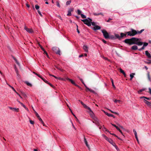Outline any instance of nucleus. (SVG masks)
Instances as JSON below:
<instances>
[{
	"label": "nucleus",
	"instance_id": "1",
	"mask_svg": "<svg viewBox=\"0 0 151 151\" xmlns=\"http://www.w3.org/2000/svg\"><path fill=\"white\" fill-rule=\"evenodd\" d=\"M139 38L133 37L130 39H126L124 41V42L129 45L136 44L139 46L142 45L143 42L139 41Z\"/></svg>",
	"mask_w": 151,
	"mask_h": 151
},
{
	"label": "nucleus",
	"instance_id": "2",
	"mask_svg": "<svg viewBox=\"0 0 151 151\" xmlns=\"http://www.w3.org/2000/svg\"><path fill=\"white\" fill-rule=\"evenodd\" d=\"M144 29H142L140 31H136L133 29H131V31H129L126 32L128 35L129 36H134L137 34H140L142 33L144 31Z\"/></svg>",
	"mask_w": 151,
	"mask_h": 151
},
{
	"label": "nucleus",
	"instance_id": "3",
	"mask_svg": "<svg viewBox=\"0 0 151 151\" xmlns=\"http://www.w3.org/2000/svg\"><path fill=\"white\" fill-rule=\"evenodd\" d=\"M81 21L84 23L88 26H91V22L92 21V19L88 17L87 18L82 19Z\"/></svg>",
	"mask_w": 151,
	"mask_h": 151
},
{
	"label": "nucleus",
	"instance_id": "4",
	"mask_svg": "<svg viewBox=\"0 0 151 151\" xmlns=\"http://www.w3.org/2000/svg\"><path fill=\"white\" fill-rule=\"evenodd\" d=\"M90 116L93 119H94V120L96 122L95 123L97 125H99V120L96 117L94 116V114L93 113L91 110V111H90Z\"/></svg>",
	"mask_w": 151,
	"mask_h": 151
},
{
	"label": "nucleus",
	"instance_id": "5",
	"mask_svg": "<svg viewBox=\"0 0 151 151\" xmlns=\"http://www.w3.org/2000/svg\"><path fill=\"white\" fill-rule=\"evenodd\" d=\"M101 31L103 34L104 37L105 39H108L109 38V33L105 29L102 30Z\"/></svg>",
	"mask_w": 151,
	"mask_h": 151
},
{
	"label": "nucleus",
	"instance_id": "6",
	"mask_svg": "<svg viewBox=\"0 0 151 151\" xmlns=\"http://www.w3.org/2000/svg\"><path fill=\"white\" fill-rule=\"evenodd\" d=\"M32 108H33V107H32ZM34 111H35V113L36 114V116L38 118V119L40 120V121L41 122V123L43 124V125L44 126V122L42 120V119L40 117V116H39V115L38 114L36 111H35V110L34 109H33Z\"/></svg>",
	"mask_w": 151,
	"mask_h": 151
},
{
	"label": "nucleus",
	"instance_id": "7",
	"mask_svg": "<svg viewBox=\"0 0 151 151\" xmlns=\"http://www.w3.org/2000/svg\"><path fill=\"white\" fill-rule=\"evenodd\" d=\"M103 137L104 138V139L108 141L109 143H112V142L113 140L110 138H109L107 137L104 134H102Z\"/></svg>",
	"mask_w": 151,
	"mask_h": 151
},
{
	"label": "nucleus",
	"instance_id": "8",
	"mask_svg": "<svg viewBox=\"0 0 151 151\" xmlns=\"http://www.w3.org/2000/svg\"><path fill=\"white\" fill-rule=\"evenodd\" d=\"M24 29L27 32L29 33H32L33 32V30L32 29L28 28L26 26L24 27Z\"/></svg>",
	"mask_w": 151,
	"mask_h": 151
},
{
	"label": "nucleus",
	"instance_id": "9",
	"mask_svg": "<svg viewBox=\"0 0 151 151\" xmlns=\"http://www.w3.org/2000/svg\"><path fill=\"white\" fill-rule=\"evenodd\" d=\"M111 124L113 126H114V127H116V129L118 130V131H119V132L121 133V134L123 135V133L122 132V131L120 130V129L117 127V126L115 124H112V123H111Z\"/></svg>",
	"mask_w": 151,
	"mask_h": 151
},
{
	"label": "nucleus",
	"instance_id": "10",
	"mask_svg": "<svg viewBox=\"0 0 151 151\" xmlns=\"http://www.w3.org/2000/svg\"><path fill=\"white\" fill-rule=\"evenodd\" d=\"M83 49L84 50L85 52H88V47L86 45H84L83 47Z\"/></svg>",
	"mask_w": 151,
	"mask_h": 151
},
{
	"label": "nucleus",
	"instance_id": "11",
	"mask_svg": "<svg viewBox=\"0 0 151 151\" xmlns=\"http://www.w3.org/2000/svg\"><path fill=\"white\" fill-rule=\"evenodd\" d=\"M144 103H145L148 106H151V102H149L148 101L145 99H144Z\"/></svg>",
	"mask_w": 151,
	"mask_h": 151
},
{
	"label": "nucleus",
	"instance_id": "12",
	"mask_svg": "<svg viewBox=\"0 0 151 151\" xmlns=\"http://www.w3.org/2000/svg\"><path fill=\"white\" fill-rule=\"evenodd\" d=\"M9 108L12 110V111H16V112H18L19 111H18V110H19V109L18 108H13V107H9Z\"/></svg>",
	"mask_w": 151,
	"mask_h": 151
},
{
	"label": "nucleus",
	"instance_id": "13",
	"mask_svg": "<svg viewBox=\"0 0 151 151\" xmlns=\"http://www.w3.org/2000/svg\"><path fill=\"white\" fill-rule=\"evenodd\" d=\"M145 55L149 58H151V55L150 53H149L148 51H146L145 52Z\"/></svg>",
	"mask_w": 151,
	"mask_h": 151
},
{
	"label": "nucleus",
	"instance_id": "14",
	"mask_svg": "<svg viewBox=\"0 0 151 151\" xmlns=\"http://www.w3.org/2000/svg\"><path fill=\"white\" fill-rule=\"evenodd\" d=\"M100 29H101L100 27L98 25H96L95 26L93 27V29L95 30Z\"/></svg>",
	"mask_w": 151,
	"mask_h": 151
},
{
	"label": "nucleus",
	"instance_id": "15",
	"mask_svg": "<svg viewBox=\"0 0 151 151\" xmlns=\"http://www.w3.org/2000/svg\"><path fill=\"white\" fill-rule=\"evenodd\" d=\"M73 11V9H70L68 11L67 16H71V12Z\"/></svg>",
	"mask_w": 151,
	"mask_h": 151
},
{
	"label": "nucleus",
	"instance_id": "16",
	"mask_svg": "<svg viewBox=\"0 0 151 151\" xmlns=\"http://www.w3.org/2000/svg\"><path fill=\"white\" fill-rule=\"evenodd\" d=\"M83 106L85 108L88 110L89 111H91V109H90V108L88 106H86V105L84 104L83 105Z\"/></svg>",
	"mask_w": 151,
	"mask_h": 151
},
{
	"label": "nucleus",
	"instance_id": "17",
	"mask_svg": "<svg viewBox=\"0 0 151 151\" xmlns=\"http://www.w3.org/2000/svg\"><path fill=\"white\" fill-rule=\"evenodd\" d=\"M131 49L134 50H137L138 49V47L136 45H134L132 47Z\"/></svg>",
	"mask_w": 151,
	"mask_h": 151
},
{
	"label": "nucleus",
	"instance_id": "18",
	"mask_svg": "<svg viewBox=\"0 0 151 151\" xmlns=\"http://www.w3.org/2000/svg\"><path fill=\"white\" fill-rule=\"evenodd\" d=\"M115 36L116 38L118 39L119 40H121L122 39L121 37H120V36L117 34H116L115 35Z\"/></svg>",
	"mask_w": 151,
	"mask_h": 151
},
{
	"label": "nucleus",
	"instance_id": "19",
	"mask_svg": "<svg viewBox=\"0 0 151 151\" xmlns=\"http://www.w3.org/2000/svg\"><path fill=\"white\" fill-rule=\"evenodd\" d=\"M14 69H15V70L17 75V76H18L19 75V74H18V70L17 69V67H16V66L15 65L14 66Z\"/></svg>",
	"mask_w": 151,
	"mask_h": 151
},
{
	"label": "nucleus",
	"instance_id": "20",
	"mask_svg": "<svg viewBox=\"0 0 151 151\" xmlns=\"http://www.w3.org/2000/svg\"><path fill=\"white\" fill-rule=\"evenodd\" d=\"M135 75L134 73H132V74L130 75V80H131L134 77V75Z\"/></svg>",
	"mask_w": 151,
	"mask_h": 151
},
{
	"label": "nucleus",
	"instance_id": "21",
	"mask_svg": "<svg viewBox=\"0 0 151 151\" xmlns=\"http://www.w3.org/2000/svg\"><path fill=\"white\" fill-rule=\"evenodd\" d=\"M25 83L29 86L30 87H31L32 86V84L27 81H25Z\"/></svg>",
	"mask_w": 151,
	"mask_h": 151
},
{
	"label": "nucleus",
	"instance_id": "22",
	"mask_svg": "<svg viewBox=\"0 0 151 151\" xmlns=\"http://www.w3.org/2000/svg\"><path fill=\"white\" fill-rule=\"evenodd\" d=\"M108 109V110H109L111 112L113 113H114V114H117V115H119V114L117 113V112H114V111H112V110H110V109Z\"/></svg>",
	"mask_w": 151,
	"mask_h": 151
},
{
	"label": "nucleus",
	"instance_id": "23",
	"mask_svg": "<svg viewBox=\"0 0 151 151\" xmlns=\"http://www.w3.org/2000/svg\"><path fill=\"white\" fill-rule=\"evenodd\" d=\"M58 49V48L56 47H53L52 48V50L55 52H56V50H57Z\"/></svg>",
	"mask_w": 151,
	"mask_h": 151
},
{
	"label": "nucleus",
	"instance_id": "24",
	"mask_svg": "<svg viewBox=\"0 0 151 151\" xmlns=\"http://www.w3.org/2000/svg\"><path fill=\"white\" fill-rule=\"evenodd\" d=\"M66 79L70 81L71 82V83L73 84L74 83V82L71 79H70L68 78H67Z\"/></svg>",
	"mask_w": 151,
	"mask_h": 151
},
{
	"label": "nucleus",
	"instance_id": "25",
	"mask_svg": "<svg viewBox=\"0 0 151 151\" xmlns=\"http://www.w3.org/2000/svg\"><path fill=\"white\" fill-rule=\"evenodd\" d=\"M140 98L141 99H142V98H145V99L147 100H150V98L147 97H145V96L141 97H140Z\"/></svg>",
	"mask_w": 151,
	"mask_h": 151
},
{
	"label": "nucleus",
	"instance_id": "26",
	"mask_svg": "<svg viewBox=\"0 0 151 151\" xmlns=\"http://www.w3.org/2000/svg\"><path fill=\"white\" fill-rule=\"evenodd\" d=\"M57 51L55 52V53L57 54H58L59 55H60V51L59 50V49L57 50Z\"/></svg>",
	"mask_w": 151,
	"mask_h": 151
},
{
	"label": "nucleus",
	"instance_id": "27",
	"mask_svg": "<svg viewBox=\"0 0 151 151\" xmlns=\"http://www.w3.org/2000/svg\"><path fill=\"white\" fill-rule=\"evenodd\" d=\"M111 83H112V85L113 86V87L114 88H116L115 86H114V83L113 80L111 78Z\"/></svg>",
	"mask_w": 151,
	"mask_h": 151
},
{
	"label": "nucleus",
	"instance_id": "28",
	"mask_svg": "<svg viewBox=\"0 0 151 151\" xmlns=\"http://www.w3.org/2000/svg\"><path fill=\"white\" fill-rule=\"evenodd\" d=\"M7 84L9 86V87H10V88H11L15 92H16V91L14 89V87H12V86H10V85L8 84L7 83Z\"/></svg>",
	"mask_w": 151,
	"mask_h": 151
},
{
	"label": "nucleus",
	"instance_id": "29",
	"mask_svg": "<svg viewBox=\"0 0 151 151\" xmlns=\"http://www.w3.org/2000/svg\"><path fill=\"white\" fill-rule=\"evenodd\" d=\"M82 12L79 9H78L77 10V13L78 15H81V13Z\"/></svg>",
	"mask_w": 151,
	"mask_h": 151
},
{
	"label": "nucleus",
	"instance_id": "30",
	"mask_svg": "<svg viewBox=\"0 0 151 151\" xmlns=\"http://www.w3.org/2000/svg\"><path fill=\"white\" fill-rule=\"evenodd\" d=\"M71 1L70 0L67 1L66 2V5H69L71 3Z\"/></svg>",
	"mask_w": 151,
	"mask_h": 151
},
{
	"label": "nucleus",
	"instance_id": "31",
	"mask_svg": "<svg viewBox=\"0 0 151 151\" xmlns=\"http://www.w3.org/2000/svg\"><path fill=\"white\" fill-rule=\"evenodd\" d=\"M81 17L83 18H86V16L83 14H81Z\"/></svg>",
	"mask_w": 151,
	"mask_h": 151
},
{
	"label": "nucleus",
	"instance_id": "32",
	"mask_svg": "<svg viewBox=\"0 0 151 151\" xmlns=\"http://www.w3.org/2000/svg\"><path fill=\"white\" fill-rule=\"evenodd\" d=\"M58 80H62V81H66V79H64L63 78H61L60 77H58Z\"/></svg>",
	"mask_w": 151,
	"mask_h": 151
},
{
	"label": "nucleus",
	"instance_id": "33",
	"mask_svg": "<svg viewBox=\"0 0 151 151\" xmlns=\"http://www.w3.org/2000/svg\"><path fill=\"white\" fill-rule=\"evenodd\" d=\"M133 132L134 133L135 136L136 137V136H137V132H136V130L134 129L133 130Z\"/></svg>",
	"mask_w": 151,
	"mask_h": 151
},
{
	"label": "nucleus",
	"instance_id": "34",
	"mask_svg": "<svg viewBox=\"0 0 151 151\" xmlns=\"http://www.w3.org/2000/svg\"><path fill=\"white\" fill-rule=\"evenodd\" d=\"M124 33H120V37H121V39H122L123 37H124Z\"/></svg>",
	"mask_w": 151,
	"mask_h": 151
},
{
	"label": "nucleus",
	"instance_id": "35",
	"mask_svg": "<svg viewBox=\"0 0 151 151\" xmlns=\"http://www.w3.org/2000/svg\"><path fill=\"white\" fill-rule=\"evenodd\" d=\"M78 78L79 79V80L81 81V82H82V83H83V84H84V82L83 81V80H82V79H81V78L79 77L78 76Z\"/></svg>",
	"mask_w": 151,
	"mask_h": 151
},
{
	"label": "nucleus",
	"instance_id": "36",
	"mask_svg": "<svg viewBox=\"0 0 151 151\" xmlns=\"http://www.w3.org/2000/svg\"><path fill=\"white\" fill-rule=\"evenodd\" d=\"M42 80H43V81H44L45 83H47L48 84L49 83L48 81H47V80H46L45 79H44L43 78H42Z\"/></svg>",
	"mask_w": 151,
	"mask_h": 151
},
{
	"label": "nucleus",
	"instance_id": "37",
	"mask_svg": "<svg viewBox=\"0 0 151 151\" xmlns=\"http://www.w3.org/2000/svg\"><path fill=\"white\" fill-rule=\"evenodd\" d=\"M114 102L115 103H117V102H120V100H117V99H115L114 101Z\"/></svg>",
	"mask_w": 151,
	"mask_h": 151
},
{
	"label": "nucleus",
	"instance_id": "38",
	"mask_svg": "<svg viewBox=\"0 0 151 151\" xmlns=\"http://www.w3.org/2000/svg\"><path fill=\"white\" fill-rule=\"evenodd\" d=\"M40 7L39 6L36 5H35V8L37 10H38L39 9Z\"/></svg>",
	"mask_w": 151,
	"mask_h": 151
},
{
	"label": "nucleus",
	"instance_id": "39",
	"mask_svg": "<svg viewBox=\"0 0 151 151\" xmlns=\"http://www.w3.org/2000/svg\"><path fill=\"white\" fill-rule=\"evenodd\" d=\"M148 45V43L147 42H144V45L143 46L144 47L147 46Z\"/></svg>",
	"mask_w": 151,
	"mask_h": 151
},
{
	"label": "nucleus",
	"instance_id": "40",
	"mask_svg": "<svg viewBox=\"0 0 151 151\" xmlns=\"http://www.w3.org/2000/svg\"><path fill=\"white\" fill-rule=\"evenodd\" d=\"M145 89H140V90H139L138 91V93H141V92L143 91H144Z\"/></svg>",
	"mask_w": 151,
	"mask_h": 151
},
{
	"label": "nucleus",
	"instance_id": "41",
	"mask_svg": "<svg viewBox=\"0 0 151 151\" xmlns=\"http://www.w3.org/2000/svg\"><path fill=\"white\" fill-rule=\"evenodd\" d=\"M114 147L116 149L117 151H120L119 149L118 148V147L116 145Z\"/></svg>",
	"mask_w": 151,
	"mask_h": 151
},
{
	"label": "nucleus",
	"instance_id": "42",
	"mask_svg": "<svg viewBox=\"0 0 151 151\" xmlns=\"http://www.w3.org/2000/svg\"><path fill=\"white\" fill-rule=\"evenodd\" d=\"M108 116L112 117L114 118L115 117V116L113 114H109Z\"/></svg>",
	"mask_w": 151,
	"mask_h": 151
},
{
	"label": "nucleus",
	"instance_id": "43",
	"mask_svg": "<svg viewBox=\"0 0 151 151\" xmlns=\"http://www.w3.org/2000/svg\"><path fill=\"white\" fill-rule=\"evenodd\" d=\"M121 73L123 74L124 73V72L123 70L122 69L120 68L119 69Z\"/></svg>",
	"mask_w": 151,
	"mask_h": 151
},
{
	"label": "nucleus",
	"instance_id": "44",
	"mask_svg": "<svg viewBox=\"0 0 151 151\" xmlns=\"http://www.w3.org/2000/svg\"><path fill=\"white\" fill-rule=\"evenodd\" d=\"M95 24V23L94 22H92V21L91 22V24L92 25L94 26L96 25Z\"/></svg>",
	"mask_w": 151,
	"mask_h": 151
},
{
	"label": "nucleus",
	"instance_id": "45",
	"mask_svg": "<svg viewBox=\"0 0 151 151\" xmlns=\"http://www.w3.org/2000/svg\"><path fill=\"white\" fill-rule=\"evenodd\" d=\"M112 142V143H110V144H111L114 147L116 145V144L115 143L113 142V141H112V142Z\"/></svg>",
	"mask_w": 151,
	"mask_h": 151
},
{
	"label": "nucleus",
	"instance_id": "46",
	"mask_svg": "<svg viewBox=\"0 0 151 151\" xmlns=\"http://www.w3.org/2000/svg\"><path fill=\"white\" fill-rule=\"evenodd\" d=\"M93 14L94 15L96 16L99 15V13H93Z\"/></svg>",
	"mask_w": 151,
	"mask_h": 151
},
{
	"label": "nucleus",
	"instance_id": "47",
	"mask_svg": "<svg viewBox=\"0 0 151 151\" xmlns=\"http://www.w3.org/2000/svg\"><path fill=\"white\" fill-rule=\"evenodd\" d=\"M84 141L85 143L86 144V143H88L87 142L86 140V139L85 138V137L84 136Z\"/></svg>",
	"mask_w": 151,
	"mask_h": 151
},
{
	"label": "nucleus",
	"instance_id": "48",
	"mask_svg": "<svg viewBox=\"0 0 151 151\" xmlns=\"http://www.w3.org/2000/svg\"><path fill=\"white\" fill-rule=\"evenodd\" d=\"M56 3H57V6L58 7H60V5L59 2L58 1H57Z\"/></svg>",
	"mask_w": 151,
	"mask_h": 151
},
{
	"label": "nucleus",
	"instance_id": "49",
	"mask_svg": "<svg viewBox=\"0 0 151 151\" xmlns=\"http://www.w3.org/2000/svg\"><path fill=\"white\" fill-rule=\"evenodd\" d=\"M38 11V13H39V14H40V15L41 16V17H42V14H41V12H40V11L39 10H38L37 11Z\"/></svg>",
	"mask_w": 151,
	"mask_h": 151
},
{
	"label": "nucleus",
	"instance_id": "50",
	"mask_svg": "<svg viewBox=\"0 0 151 151\" xmlns=\"http://www.w3.org/2000/svg\"><path fill=\"white\" fill-rule=\"evenodd\" d=\"M144 48H145V47H144V46H143L141 48L139 49L138 50L140 51L144 49Z\"/></svg>",
	"mask_w": 151,
	"mask_h": 151
},
{
	"label": "nucleus",
	"instance_id": "51",
	"mask_svg": "<svg viewBox=\"0 0 151 151\" xmlns=\"http://www.w3.org/2000/svg\"><path fill=\"white\" fill-rule=\"evenodd\" d=\"M103 111L104 112V113L107 116H108L109 114L107 112H106L104 111V110H103Z\"/></svg>",
	"mask_w": 151,
	"mask_h": 151
},
{
	"label": "nucleus",
	"instance_id": "52",
	"mask_svg": "<svg viewBox=\"0 0 151 151\" xmlns=\"http://www.w3.org/2000/svg\"><path fill=\"white\" fill-rule=\"evenodd\" d=\"M29 122L31 124H34V122L31 120H30L29 121Z\"/></svg>",
	"mask_w": 151,
	"mask_h": 151
},
{
	"label": "nucleus",
	"instance_id": "53",
	"mask_svg": "<svg viewBox=\"0 0 151 151\" xmlns=\"http://www.w3.org/2000/svg\"><path fill=\"white\" fill-rule=\"evenodd\" d=\"M85 144L86 145V146L88 147V149H90V147H89L88 145V143H86Z\"/></svg>",
	"mask_w": 151,
	"mask_h": 151
},
{
	"label": "nucleus",
	"instance_id": "54",
	"mask_svg": "<svg viewBox=\"0 0 151 151\" xmlns=\"http://www.w3.org/2000/svg\"><path fill=\"white\" fill-rule=\"evenodd\" d=\"M85 144L86 145V146L88 147V149H90V147H89L88 145V143H86Z\"/></svg>",
	"mask_w": 151,
	"mask_h": 151
},
{
	"label": "nucleus",
	"instance_id": "55",
	"mask_svg": "<svg viewBox=\"0 0 151 151\" xmlns=\"http://www.w3.org/2000/svg\"><path fill=\"white\" fill-rule=\"evenodd\" d=\"M85 144L86 145V146L88 147V149H90V147H89L88 145V143H86Z\"/></svg>",
	"mask_w": 151,
	"mask_h": 151
},
{
	"label": "nucleus",
	"instance_id": "56",
	"mask_svg": "<svg viewBox=\"0 0 151 151\" xmlns=\"http://www.w3.org/2000/svg\"><path fill=\"white\" fill-rule=\"evenodd\" d=\"M44 51V53L46 55H47V57H48V55L47 54V52L45 50V51Z\"/></svg>",
	"mask_w": 151,
	"mask_h": 151
},
{
	"label": "nucleus",
	"instance_id": "57",
	"mask_svg": "<svg viewBox=\"0 0 151 151\" xmlns=\"http://www.w3.org/2000/svg\"><path fill=\"white\" fill-rule=\"evenodd\" d=\"M40 46L41 49H42V50L43 51H45V49H44V48L41 46L40 45H39Z\"/></svg>",
	"mask_w": 151,
	"mask_h": 151
},
{
	"label": "nucleus",
	"instance_id": "58",
	"mask_svg": "<svg viewBox=\"0 0 151 151\" xmlns=\"http://www.w3.org/2000/svg\"><path fill=\"white\" fill-rule=\"evenodd\" d=\"M102 42L106 44V41L105 40H104V39H102Z\"/></svg>",
	"mask_w": 151,
	"mask_h": 151
},
{
	"label": "nucleus",
	"instance_id": "59",
	"mask_svg": "<svg viewBox=\"0 0 151 151\" xmlns=\"http://www.w3.org/2000/svg\"><path fill=\"white\" fill-rule=\"evenodd\" d=\"M135 137V138L137 141V142H138V143L139 142V140H138V137H137V136L136 137Z\"/></svg>",
	"mask_w": 151,
	"mask_h": 151
},
{
	"label": "nucleus",
	"instance_id": "60",
	"mask_svg": "<svg viewBox=\"0 0 151 151\" xmlns=\"http://www.w3.org/2000/svg\"><path fill=\"white\" fill-rule=\"evenodd\" d=\"M21 105L24 108H25V106L22 103L21 104Z\"/></svg>",
	"mask_w": 151,
	"mask_h": 151
},
{
	"label": "nucleus",
	"instance_id": "61",
	"mask_svg": "<svg viewBox=\"0 0 151 151\" xmlns=\"http://www.w3.org/2000/svg\"><path fill=\"white\" fill-rule=\"evenodd\" d=\"M89 91H90L91 92H92V93H94V91L93 90H91V89H90V90H89Z\"/></svg>",
	"mask_w": 151,
	"mask_h": 151
},
{
	"label": "nucleus",
	"instance_id": "62",
	"mask_svg": "<svg viewBox=\"0 0 151 151\" xmlns=\"http://www.w3.org/2000/svg\"><path fill=\"white\" fill-rule=\"evenodd\" d=\"M48 84H49L52 87H53V86L52 84L51 83H48Z\"/></svg>",
	"mask_w": 151,
	"mask_h": 151
},
{
	"label": "nucleus",
	"instance_id": "63",
	"mask_svg": "<svg viewBox=\"0 0 151 151\" xmlns=\"http://www.w3.org/2000/svg\"><path fill=\"white\" fill-rule=\"evenodd\" d=\"M112 19L110 18H109L108 20L106 21L107 22H109Z\"/></svg>",
	"mask_w": 151,
	"mask_h": 151
},
{
	"label": "nucleus",
	"instance_id": "64",
	"mask_svg": "<svg viewBox=\"0 0 151 151\" xmlns=\"http://www.w3.org/2000/svg\"><path fill=\"white\" fill-rule=\"evenodd\" d=\"M150 93L151 94V89L150 88H149Z\"/></svg>",
	"mask_w": 151,
	"mask_h": 151
}]
</instances>
